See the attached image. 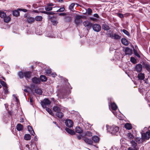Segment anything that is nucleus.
I'll list each match as a JSON object with an SVG mask.
<instances>
[{"label": "nucleus", "mask_w": 150, "mask_h": 150, "mask_svg": "<svg viewBox=\"0 0 150 150\" xmlns=\"http://www.w3.org/2000/svg\"><path fill=\"white\" fill-rule=\"evenodd\" d=\"M125 128L129 130L131 129L132 127L131 124L129 123H126L125 125Z\"/></svg>", "instance_id": "cd10ccee"}, {"label": "nucleus", "mask_w": 150, "mask_h": 150, "mask_svg": "<svg viewBox=\"0 0 150 150\" xmlns=\"http://www.w3.org/2000/svg\"><path fill=\"white\" fill-rule=\"evenodd\" d=\"M122 43L125 45L127 46L129 45L128 41L126 39L122 38L121 39Z\"/></svg>", "instance_id": "aec40b11"}, {"label": "nucleus", "mask_w": 150, "mask_h": 150, "mask_svg": "<svg viewBox=\"0 0 150 150\" xmlns=\"http://www.w3.org/2000/svg\"><path fill=\"white\" fill-rule=\"evenodd\" d=\"M0 83L2 86L4 87L5 89H6L7 88V84L4 81H1Z\"/></svg>", "instance_id": "c03bdc74"}, {"label": "nucleus", "mask_w": 150, "mask_h": 150, "mask_svg": "<svg viewBox=\"0 0 150 150\" xmlns=\"http://www.w3.org/2000/svg\"><path fill=\"white\" fill-rule=\"evenodd\" d=\"M75 4L74 3H72L69 6V9L72 12L75 11L76 12H77V11L74 10V7Z\"/></svg>", "instance_id": "5701e85b"}, {"label": "nucleus", "mask_w": 150, "mask_h": 150, "mask_svg": "<svg viewBox=\"0 0 150 150\" xmlns=\"http://www.w3.org/2000/svg\"><path fill=\"white\" fill-rule=\"evenodd\" d=\"M50 101L47 98L44 99L41 103L42 106L44 108L46 107L47 105H50Z\"/></svg>", "instance_id": "7ed1b4c3"}, {"label": "nucleus", "mask_w": 150, "mask_h": 150, "mask_svg": "<svg viewBox=\"0 0 150 150\" xmlns=\"http://www.w3.org/2000/svg\"><path fill=\"white\" fill-rule=\"evenodd\" d=\"M8 115L10 116H12L13 114V112L11 111H8Z\"/></svg>", "instance_id": "69168bd1"}, {"label": "nucleus", "mask_w": 150, "mask_h": 150, "mask_svg": "<svg viewBox=\"0 0 150 150\" xmlns=\"http://www.w3.org/2000/svg\"><path fill=\"white\" fill-rule=\"evenodd\" d=\"M117 15L118 16L121 18H123L124 16L123 14L121 13H118L117 14Z\"/></svg>", "instance_id": "6e6d98bb"}, {"label": "nucleus", "mask_w": 150, "mask_h": 150, "mask_svg": "<svg viewBox=\"0 0 150 150\" xmlns=\"http://www.w3.org/2000/svg\"><path fill=\"white\" fill-rule=\"evenodd\" d=\"M52 71L50 69H47L46 70L45 75L48 76H50L51 75Z\"/></svg>", "instance_id": "58836bf2"}, {"label": "nucleus", "mask_w": 150, "mask_h": 150, "mask_svg": "<svg viewBox=\"0 0 150 150\" xmlns=\"http://www.w3.org/2000/svg\"><path fill=\"white\" fill-rule=\"evenodd\" d=\"M6 13L3 11H1L0 13V17L1 18H5V17L6 16Z\"/></svg>", "instance_id": "a19ab883"}, {"label": "nucleus", "mask_w": 150, "mask_h": 150, "mask_svg": "<svg viewBox=\"0 0 150 150\" xmlns=\"http://www.w3.org/2000/svg\"><path fill=\"white\" fill-rule=\"evenodd\" d=\"M32 80L33 82L35 84H39L40 82V79L36 77H34L32 79Z\"/></svg>", "instance_id": "2eb2a0df"}, {"label": "nucleus", "mask_w": 150, "mask_h": 150, "mask_svg": "<svg viewBox=\"0 0 150 150\" xmlns=\"http://www.w3.org/2000/svg\"><path fill=\"white\" fill-rule=\"evenodd\" d=\"M83 25L85 27H86L90 29L92 26V23L88 21H84L83 23Z\"/></svg>", "instance_id": "1a4fd4ad"}, {"label": "nucleus", "mask_w": 150, "mask_h": 150, "mask_svg": "<svg viewBox=\"0 0 150 150\" xmlns=\"http://www.w3.org/2000/svg\"><path fill=\"white\" fill-rule=\"evenodd\" d=\"M82 18V16L80 15H76L75 17L74 20L75 23L76 25H78L82 22V20L81 19Z\"/></svg>", "instance_id": "20e7f679"}, {"label": "nucleus", "mask_w": 150, "mask_h": 150, "mask_svg": "<svg viewBox=\"0 0 150 150\" xmlns=\"http://www.w3.org/2000/svg\"><path fill=\"white\" fill-rule=\"evenodd\" d=\"M60 105H57L53 107V110L54 112H58L62 110Z\"/></svg>", "instance_id": "9b49d317"}, {"label": "nucleus", "mask_w": 150, "mask_h": 150, "mask_svg": "<svg viewBox=\"0 0 150 150\" xmlns=\"http://www.w3.org/2000/svg\"><path fill=\"white\" fill-rule=\"evenodd\" d=\"M27 21L28 23H32L35 21V18L32 17H27Z\"/></svg>", "instance_id": "b1692460"}, {"label": "nucleus", "mask_w": 150, "mask_h": 150, "mask_svg": "<svg viewBox=\"0 0 150 150\" xmlns=\"http://www.w3.org/2000/svg\"><path fill=\"white\" fill-rule=\"evenodd\" d=\"M40 80L42 82L46 81L47 80V78L44 75H41L40 76Z\"/></svg>", "instance_id": "c9c22d12"}, {"label": "nucleus", "mask_w": 150, "mask_h": 150, "mask_svg": "<svg viewBox=\"0 0 150 150\" xmlns=\"http://www.w3.org/2000/svg\"><path fill=\"white\" fill-rule=\"evenodd\" d=\"M19 11V10H18V9L14 11H13L12 12V14L13 15L16 17L19 16L20 13Z\"/></svg>", "instance_id": "393cba45"}, {"label": "nucleus", "mask_w": 150, "mask_h": 150, "mask_svg": "<svg viewBox=\"0 0 150 150\" xmlns=\"http://www.w3.org/2000/svg\"><path fill=\"white\" fill-rule=\"evenodd\" d=\"M31 139L30 135L29 134H25L24 136V139L26 140H29Z\"/></svg>", "instance_id": "473e14b6"}, {"label": "nucleus", "mask_w": 150, "mask_h": 150, "mask_svg": "<svg viewBox=\"0 0 150 150\" xmlns=\"http://www.w3.org/2000/svg\"><path fill=\"white\" fill-rule=\"evenodd\" d=\"M119 127L117 126H112L110 128V132L112 134H115L119 131Z\"/></svg>", "instance_id": "f03ea898"}, {"label": "nucleus", "mask_w": 150, "mask_h": 150, "mask_svg": "<svg viewBox=\"0 0 150 150\" xmlns=\"http://www.w3.org/2000/svg\"><path fill=\"white\" fill-rule=\"evenodd\" d=\"M67 93V91L65 89H62L58 91L57 96L61 98H64Z\"/></svg>", "instance_id": "f257e3e1"}, {"label": "nucleus", "mask_w": 150, "mask_h": 150, "mask_svg": "<svg viewBox=\"0 0 150 150\" xmlns=\"http://www.w3.org/2000/svg\"><path fill=\"white\" fill-rule=\"evenodd\" d=\"M30 102L31 103V104H32V103L33 102V97H30Z\"/></svg>", "instance_id": "0e129e2a"}, {"label": "nucleus", "mask_w": 150, "mask_h": 150, "mask_svg": "<svg viewBox=\"0 0 150 150\" xmlns=\"http://www.w3.org/2000/svg\"><path fill=\"white\" fill-rule=\"evenodd\" d=\"M137 77L140 80H143L145 78L144 74L143 73H139L138 74Z\"/></svg>", "instance_id": "a211bd4d"}, {"label": "nucleus", "mask_w": 150, "mask_h": 150, "mask_svg": "<svg viewBox=\"0 0 150 150\" xmlns=\"http://www.w3.org/2000/svg\"><path fill=\"white\" fill-rule=\"evenodd\" d=\"M53 7H45V10L47 11H50L52 10Z\"/></svg>", "instance_id": "3c124183"}, {"label": "nucleus", "mask_w": 150, "mask_h": 150, "mask_svg": "<svg viewBox=\"0 0 150 150\" xmlns=\"http://www.w3.org/2000/svg\"><path fill=\"white\" fill-rule=\"evenodd\" d=\"M85 134L86 136L89 137H91L93 135L92 133L89 131H87L86 132Z\"/></svg>", "instance_id": "603ef678"}, {"label": "nucleus", "mask_w": 150, "mask_h": 150, "mask_svg": "<svg viewBox=\"0 0 150 150\" xmlns=\"http://www.w3.org/2000/svg\"><path fill=\"white\" fill-rule=\"evenodd\" d=\"M28 131L29 132L30 134L33 135L34 136L35 134L34 130L31 127L30 125L28 126Z\"/></svg>", "instance_id": "412c9836"}, {"label": "nucleus", "mask_w": 150, "mask_h": 150, "mask_svg": "<svg viewBox=\"0 0 150 150\" xmlns=\"http://www.w3.org/2000/svg\"><path fill=\"white\" fill-rule=\"evenodd\" d=\"M31 72L30 71L25 72L23 73L24 76L26 79H30L31 77Z\"/></svg>", "instance_id": "f8f14e48"}, {"label": "nucleus", "mask_w": 150, "mask_h": 150, "mask_svg": "<svg viewBox=\"0 0 150 150\" xmlns=\"http://www.w3.org/2000/svg\"><path fill=\"white\" fill-rule=\"evenodd\" d=\"M93 30L96 32H98L100 30L101 27L100 25L98 24H95L92 25Z\"/></svg>", "instance_id": "0eeeda50"}, {"label": "nucleus", "mask_w": 150, "mask_h": 150, "mask_svg": "<svg viewBox=\"0 0 150 150\" xmlns=\"http://www.w3.org/2000/svg\"><path fill=\"white\" fill-rule=\"evenodd\" d=\"M4 89L5 90V94H8V91L7 90V87L5 89V88H4Z\"/></svg>", "instance_id": "680f3d73"}, {"label": "nucleus", "mask_w": 150, "mask_h": 150, "mask_svg": "<svg viewBox=\"0 0 150 150\" xmlns=\"http://www.w3.org/2000/svg\"><path fill=\"white\" fill-rule=\"evenodd\" d=\"M16 129L18 131H22L23 129V126L21 124H18L16 126Z\"/></svg>", "instance_id": "4be33fe9"}, {"label": "nucleus", "mask_w": 150, "mask_h": 150, "mask_svg": "<svg viewBox=\"0 0 150 150\" xmlns=\"http://www.w3.org/2000/svg\"><path fill=\"white\" fill-rule=\"evenodd\" d=\"M107 34L110 37L112 38L114 34L112 31L110 30L109 31V33H108Z\"/></svg>", "instance_id": "a18cd8bd"}, {"label": "nucleus", "mask_w": 150, "mask_h": 150, "mask_svg": "<svg viewBox=\"0 0 150 150\" xmlns=\"http://www.w3.org/2000/svg\"><path fill=\"white\" fill-rule=\"evenodd\" d=\"M123 32L127 35L128 36H130V34L129 33L127 30L125 29H123L122 30Z\"/></svg>", "instance_id": "49530a36"}, {"label": "nucleus", "mask_w": 150, "mask_h": 150, "mask_svg": "<svg viewBox=\"0 0 150 150\" xmlns=\"http://www.w3.org/2000/svg\"><path fill=\"white\" fill-rule=\"evenodd\" d=\"M121 36L117 34L116 33H115L113 34V36L112 39L115 40H120V39Z\"/></svg>", "instance_id": "c756f323"}, {"label": "nucleus", "mask_w": 150, "mask_h": 150, "mask_svg": "<svg viewBox=\"0 0 150 150\" xmlns=\"http://www.w3.org/2000/svg\"><path fill=\"white\" fill-rule=\"evenodd\" d=\"M66 131L71 135H74L75 134V132L73 130L71 129L68 128L66 127L65 129Z\"/></svg>", "instance_id": "f3484780"}, {"label": "nucleus", "mask_w": 150, "mask_h": 150, "mask_svg": "<svg viewBox=\"0 0 150 150\" xmlns=\"http://www.w3.org/2000/svg\"><path fill=\"white\" fill-rule=\"evenodd\" d=\"M134 54L137 57L139 58H140V56L139 54L137 52V51L135 49H134Z\"/></svg>", "instance_id": "864d4df0"}, {"label": "nucleus", "mask_w": 150, "mask_h": 150, "mask_svg": "<svg viewBox=\"0 0 150 150\" xmlns=\"http://www.w3.org/2000/svg\"><path fill=\"white\" fill-rule=\"evenodd\" d=\"M56 115L59 118H62L64 116V114L62 112L59 111L57 112L56 114Z\"/></svg>", "instance_id": "a878e982"}, {"label": "nucleus", "mask_w": 150, "mask_h": 150, "mask_svg": "<svg viewBox=\"0 0 150 150\" xmlns=\"http://www.w3.org/2000/svg\"><path fill=\"white\" fill-rule=\"evenodd\" d=\"M93 16L94 17L97 18H99V16H98V14L97 13H95V14H94L93 15Z\"/></svg>", "instance_id": "e2e57ef3"}, {"label": "nucleus", "mask_w": 150, "mask_h": 150, "mask_svg": "<svg viewBox=\"0 0 150 150\" xmlns=\"http://www.w3.org/2000/svg\"><path fill=\"white\" fill-rule=\"evenodd\" d=\"M77 139L79 140L81 139V136L79 135H77Z\"/></svg>", "instance_id": "338daca9"}, {"label": "nucleus", "mask_w": 150, "mask_h": 150, "mask_svg": "<svg viewBox=\"0 0 150 150\" xmlns=\"http://www.w3.org/2000/svg\"><path fill=\"white\" fill-rule=\"evenodd\" d=\"M131 143L132 144V146L133 148H134L133 149H137V143L135 142V141L132 140L131 142Z\"/></svg>", "instance_id": "f704fd0d"}, {"label": "nucleus", "mask_w": 150, "mask_h": 150, "mask_svg": "<svg viewBox=\"0 0 150 150\" xmlns=\"http://www.w3.org/2000/svg\"><path fill=\"white\" fill-rule=\"evenodd\" d=\"M18 75L20 79H22L23 78L24 74L22 71H19L18 73Z\"/></svg>", "instance_id": "37998d69"}, {"label": "nucleus", "mask_w": 150, "mask_h": 150, "mask_svg": "<svg viewBox=\"0 0 150 150\" xmlns=\"http://www.w3.org/2000/svg\"><path fill=\"white\" fill-rule=\"evenodd\" d=\"M18 10H19V11H22L24 12H26L28 11L27 10L25 9H24V8H18Z\"/></svg>", "instance_id": "5fc2aeb1"}, {"label": "nucleus", "mask_w": 150, "mask_h": 150, "mask_svg": "<svg viewBox=\"0 0 150 150\" xmlns=\"http://www.w3.org/2000/svg\"><path fill=\"white\" fill-rule=\"evenodd\" d=\"M42 13H43L44 14H46L48 15L47 18L48 19H50L51 20H52V18L53 17L51 16H50V15H53L55 13L54 12H48L45 11H41Z\"/></svg>", "instance_id": "39448f33"}, {"label": "nucleus", "mask_w": 150, "mask_h": 150, "mask_svg": "<svg viewBox=\"0 0 150 150\" xmlns=\"http://www.w3.org/2000/svg\"><path fill=\"white\" fill-rule=\"evenodd\" d=\"M75 132L76 133L81 134L83 132V130L80 127L78 126L76 127L75 129Z\"/></svg>", "instance_id": "bb28decb"}, {"label": "nucleus", "mask_w": 150, "mask_h": 150, "mask_svg": "<svg viewBox=\"0 0 150 150\" xmlns=\"http://www.w3.org/2000/svg\"><path fill=\"white\" fill-rule=\"evenodd\" d=\"M35 92L39 95H42V90L40 88L36 89L35 90Z\"/></svg>", "instance_id": "7c9ffc66"}, {"label": "nucleus", "mask_w": 150, "mask_h": 150, "mask_svg": "<svg viewBox=\"0 0 150 150\" xmlns=\"http://www.w3.org/2000/svg\"><path fill=\"white\" fill-rule=\"evenodd\" d=\"M58 22L56 21H52V24L53 25H57Z\"/></svg>", "instance_id": "13d9d810"}, {"label": "nucleus", "mask_w": 150, "mask_h": 150, "mask_svg": "<svg viewBox=\"0 0 150 150\" xmlns=\"http://www.w3.org/2000/svg\"><path fill=\"white\" fill-rule=\"evenodd\" d=\"M135 141L136 142H137L139 144H140L142 142H144V139L142 137L141 138L137 137L135 139Z\"/></svg>", "instance_id": "6ab92c4d"}, {"label": "nucleus", "mask_w": 150, "mask_h": 150, "mask_svg": "<svg viewBox=\"0 0 150 150\" xmlns=\"http://www.w3.org/2000/svg\"><path fill=\"white\" fill-rule=\"evenodd\" d=\"M54 6V4L52 3H48L47 4V7H51Z\"/></svg>", "instance_id": "bf43d9fd"}, {"label": "nucleus", "mask_w": 150, "mask_h": 150, "mask_svg": "<svg viewBox=\"0 0 150 150\" xmlns=\"http://www.w3.org/2000/svg\"><path fill=\"white\" fill-rule=\"evenodd\" d=\"M130 60L134 64L136 63L137 62L136 59L133 57H131Z\"/></svg>", "instance_id": "09e8293b"}, {"label": "nucleus", "mask_w": 150, "mask_h": 150, "mask_svg": "<svg viewBox=\"0 0 150 150\" xmlns=\"http://www.w3.org/2000/svg\"><path fill=\"white\" fill-rule=\"evenodd\" d=\"M144 67L147 71L150 73V65L149 64H144Z\"/></svg>", "instance_id": "e433bc0d"}, {"label": "nucleus", "mask_w": 150, "mask_h": 150, "mask_svg": "<svg viewBox=\"0 0 150 150\" xmlns=\"http://www.w3.org/2000/svg\"><path fill=\"white\" fill-rule=\"evenodd\" d=\"M135 70L138 72H140L142 70V66L141 64H137L135 67Z\"/></svg>", "instance_id": "9d476101"}, {"label": "nucleus", "mask_w": 150, "mask_h": 150, "mask_svg": "<svg viewBox=\"0 0 150 150\" xmlns=\"http://www.w3.org/2000/svg\"><path fill=\"white\" fill-rule=\"evenodd\" d=\"M65 10V8L64 6L60 8H59L56 11H54L55 12H63Z\"/></svg>", "instance_id": "79ce46f5"}, {"label": "nucleus", "mask_w": 150, "mask_h": 150, "mask_svg": "<svg viewBox=\"0 0 150 150\" xmlns=\"http://www.w3.org/2000/svg\"><path fill=\"white\" fill-rule=\"evenodd\" d=\"M128 150H137V149H135L132 147H129L128 148Z\"/></svg>", "instance_id": "774afa93"}, {"label": "nucleus", "mask_w": 150, "mask_h": 150, "mask_svg": "<svg viewBox=\"0 0 150 150\" xmlns=\"http://www.w3.org/2000/svg\"><path fill=\"white\" fill-rule=\"evenodd\" d=\"M65 123L66 125L68 127H73V123L72 121L70 120H66Z\"/></svg>", "instance_id": "6e6552de"}, {"label": "nucleus", "mask_w": 150, "mask_h": 150, "mask_svg": "<svg viewBox=\"0 0 150 150\" xmlns=\"http://www.w3.org/2000/svg\"><path fill=\"white\" fill-rule=\"evenodd\" d=\"M102 29L105 30H108L110 29L109 26L107 24H103L102 26Z\"/></svg>", "instance_id": "c85d7f7f"}, {"label": "nucleus", "mask_w": 150, "mask_h": 150, "mask_svg": "<svg viewBox=\"0 0 150 150\" xmlns=\"http://www.w3.org/2000/svg\"><path fill=\"white\" fill-rule=\"evenodd\" d=\"M4 21L6 23H8L11 20V18L9 16H7L5 17L4 18Z\"/></svg>", "instance_id": "4c0bfd02"}, {"label": "nucleus", "mask_w": 150, "mask_h": 150, "mask_svg": "<svg viewBox=\"0 0 150 150\" xmlns=\"http://www.w3.org/2000/svg\"><path fill=\"white\" fill-rule=\"evenodd\" d=\"M149 132L147 131L145 133L144 132L141 133L142 137H143L144 140L146 139L148 140L150 138V134Z\"/></svg>", "instance_id": "423d86ee"}, {"label": "nucleus", "mask_w": 150, "mask_h": 150, "mask_svg": "<svg viewBox=\"0 0 150 150\" xmlns=\"http://www.w3.org/2000/svg\"><path fill=\"white\" fill-rule=\"evenodd\" d=\"M92 140L95 143L98 142L99 141V138L96 136H93L92 138Z\"/></svg>", "instance_id": "2f4dec72"}, {"label": "nucleus", "mask_w": 150, "mask_h": 150, "mask_svg": "<svg viewBox=\"0 0 150 150\" xmlns=\"http://www.w3.org/2000/svg\"><path fill=\"white\" fill-rule=\"evenodd\" d=\"M42 18L41 16H37L35 17V20L37 21H42Z\"/></svg>", "instance_id": "ea45409f"}, {"label": "nucleus", "mask_w": 150, "mask_h": 150, "mask_svg": "<svg viewBox=\"0 0 150 150\" xmlns=\"http://www.w3.org/2000/svg\"><path fill=\"white\" fill-rule=\"evenodd\" d=\"M111 108L112 109V110L115 111L116 110H117V107L115 103H113L111 104Z\"/></svg>", "instance_id": "72a5a7b5"}, {"label": "nucleus", "mask_w": 150, "mask_h": 150, "mask_svg": "<svg viewBox=\"0 0 150 150\" xmlns=\"http://www.w3.org/2000/svg\"><path fill=\"white\" fill-rule=\"evenodd\" d=\"M45 108L46 110L48 112L50 115H52V114H53L52 110L48 108H47L46 107Z\"/></svg>", "instance_id": "de8ad7c7"}, {"label": "nucleus", "mask_w": 150, "mask_h": 150, "mask_svg": "<svg viewBox=\"0 0 150 150\" xmlns=\"http://www.w3.org/2000/svg\"><path fill=\"white\" fill-rule=\"evenodd\" d=\"M59 16H64L66 15V13H57Z\"/></svg>", "instance_id": "052dcab7"}, {"label": "nucleus", "mask_w": 150, "mask_h": 150, "mask_svg": "<svg viewBox=\"0 0 150 150\" xmlns=\"http://www.w3.org/2000/svg\"><path fill=\"white\" fill-rule=\"evenodd\" d=\"M83 138V140L85 142L90 144H93V141L91 139H88L86 137H84Z\"/></svg>", "instance_id": "dca6fc26"}, {"label": "nucleus", "mask_w": 150, "mask_h": 150, "mask_svg": "<svg viewBox=\"0 0 150 150\" xmlns=\"http://www.w3.org/2000/svg\"><path fill=\"white\" fill-rule=\"evenodd\" d=\"M128 136L129 138L130 139H132L133 137V135L131 133H128Z\"/></svg>", "instance_id": "4d7b16f0"}, {"label": "nucleus", "mask_w": 150, "mask_h": 150, "mask_svg": "<svg viewBox=\"0 0 150 150\" xmlns=\"http://www.w3.org/2000/svg\"><path fill=\"white\" fill-rule=\"evenodd\" d=\"M126 55H131L132 53V50L129 47H126L124 51Z\"/></svg>", "instance_id": "ddd939ff"}, {"label": "nucleus", "mask_w": 150, "mask_h": 150, "mask_svg": "<svg viewBox=\"0 0 150 150\" xmlns=\"http://www.w3.org/2000/svg\"><path fill=\"white\" fill-rule=\"evenodd\" d=\"M64 19L66 22H70L72 19L71 16L70 15H67L64 18Z\"/></svg>", "instance_id": "4468645a"}, {"label": "nucleus", "mask_w": 150, "mask_h": 150, "mask_svg": "<svg viewBox=\"0 0 150 150\" xmlns=\"http://www.w3.org/2000/svg\"><path fill=\"white\" fill-rule=\"evenodd\" d=\"M87 11L88 15H91L92 12L91 9L90 8H88L87 9Z\"/></svg>", "instance_id": "8fccbe9b"}]
</instances>
